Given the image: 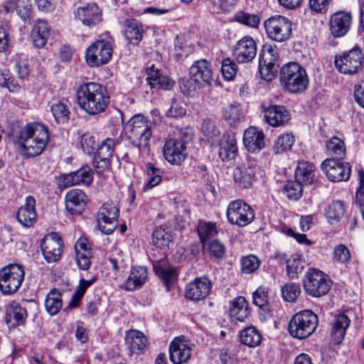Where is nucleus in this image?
Segmentation results:
<instances>
[{
  "mask_svg": "<svg viewBox=\"0 0 364 364\" xmlns=\"http://www.w3.org/2000/svg\"><path fill=\"white\" fill-rule=\"evenodd\" d=\"M50 139L48 129L39 123H29L23 127L18 138L20 154L24 159H33L45 150Z\"/></svg>",
  "mask_w": 364,
  "mask_h": 364,
  "instance_id": "f257e3e1",
  "label": "nucleus"
},
{
  "mask_svg": "<svg viewBox=\"0 0 364 364\" xmlns=\"http://www.w3.org/2000/svg\"><path fill=\"white\" fill-rule=\"evenodd\" d=\"M77 100L80 109L90 115L104 112L110 102L107 88L95 82L82 83L77 91Z\"/></svg>",
  "mask_w": 364,
  "mask_h": 364,
  "instance_id": "f03ea898",
  "label": "nucleus"
},
{
  "mask_svg": "<svg viewBox=\"0 0 364 364\" xmlns=\"http://www.w3.org/2000/svg\"><path fill=\"white\" fill-rule=\"evenodd\" d=\"M120 114L124 130L131 144L139 149L146 147L152 136V122L138 114L124 124L122 113Z\"/></svg>",
  "mask_w": 364,
  "mask_h": 364,
  "instance_id": "7ed1b4c3",
  "label": "nucleus"
},
{
  "mask_svg": "<svg viewBox=\"0 0 364 364\" xmlns=\"http://www.w3.org/2000/svg\"><path fill=\"white\" fill-rule=\"evenodd\" d=\"M279 79L285 90L295 94L304 92L309 83L306 69L294 62L287 63L281 68Z\"/></svg>",
  "mask_w": 364,
  "mask_h": 364,
  "instance_id": "20e7f679",
  "label": "nucleus"
},
{
  "mask_svg": "<svg viewBox=\"0 0 364 364\" xmlns=\"http://www.w3.org/2000/svg\"><path fill=\"white\" fill-rule=\"evenodd\" d=\"M317 325V315L310 310H303L292 316L288 324V330L293 338L304 339L315 331Z\"/></svg>",
  "mask_w": 364,
  "mask_h": 364,
  "instance_id": "39448f33",
  "label": "nucleus"
},
{
  "mask_svg": "<svg viewBox=\"0 0 364 364\" xmlns=\"http://www.w3.org/2000/svg\"><path fill=\"white\" fill-rule=\"evenodd\" d=\"M25 272L23 266L11 264L0 269V291L4 295L16 293L22 284Z\"/></svg>",
  "mask_w": 364,
  "mask_h": 364,
  "instance_id": "423d86ee",
  "label": "nucleus"
},
{
  "mask_svg": "<svg viewBox=\"0 0 364 364\" xmlns=\"http://www.w3.org/2000/svg\"><path fill=\"white\" fill-rule=\"evenodd\" d=\"M113 50V40L110 37L100 39L92 43L85 51V60L91 67L106 64L111 59Z\"/></svg>",
  "mask_w": 364,
  "mask_h": 364,
  "instance_id": "0eeeda50",
  "label": "nucleus"
},
{
  "mask_svg": "<svg viewBox=\"0 0 364 364\" xmlns=\"http://www.w3.org/2000/svg\"><path fill=\"white\" fill-rule=\"evenodd\" d=\"M364 55L359 47H354L336 55L334 64L338 71L344 75H355L362 70Z\"/></svg>",
  "mask_w": 364,
  "mask_h": 364,
  "instance_id": "6e6552de",
  "label": "nucleus"
},
{
  "mask_svg": "<svg viewBox=\"0 0 364 364\" xmlns=\"http://www.w3.org/2000/svg\"><path fill=\"white\" fill-rule=\"evenodd\" d=\"M267 37L278 43L287 41L292 33V23L287 17L275 15L269 17L264 21Z\"/></svg>",
  "mask_w": 364,
  "mask_h": 364,
  "instance_id": "1a4fd4ad",
  "label": "nucleus"
},
{
  "mask_svg": "<svg viewBox=\"0 0 364 364\" xmlns=\"http://www.w3.org/2000/svg\"><path fill=\"white\" fill-rule=\"evenodd\" d=\"M304 287L306 293L314 297L326 295L331 286V280L322 271L310 269L304 278Z\"/></svg>",
  "mask_w": 364,
  "mask_h": 364,
  "instance_id": "9d476101",
  "label": "nucleus"
},
{
  "mask_svg": "<svg viewBox=\"0 0 364 364\" xmlns=\"http://www.w3.org/2000/svg\"><path fill=\"white\" fill-rule=\"evenodd\" d=\"M227 218L231 224L245 227L255 218L253 209L242 200L231 201L226 210Z\"/></svg>",
  "mask_w": 364,
  "mask_h": 364,
  "instance_id": "9b49d317",
  "label": "nucleus"
},
{
  "mask_svg": "<svg viewBox=\"0 0 364 364\" xmlns=\"http://www.w3.org/2000/svg\"><path fill=\"white\" fill-rule=\"evenodd\" d=\"M119 210L113 202L105 203L98 210L99 230L105 235L112 234L117 227Z\"/></svg>",
  "mask_w": 364,
  "mask_h": 364,
  "instance_id": "f8f14e48",
  "label": "nucleus"
},
{
  "mask_svg": "<svg viewBox=\"0 0 364 364\" xmlns=\"http://www.w3.org/2000/svg\"><path fill=\"white\" fill-rule=\"evenodd\" d=\"M257 170V161L255 159L247 158L234 171L233 179L235 184L240 188H250L255 178V173Z\"/></svg>",
  "mask_w": 364,
  "mask_h": 364,
  "instance_id": "ddd939ff",
  "label": "nucleus"
},
{
  "mask_svg": "<svg viewBox=\"0 0 364 364\" xmlns=\"http://www.w3.org/2000/svg\"><path fill=\"white\" fill-rule=\"evenodd\" d=\"M321 169L326 177L333 182L346 181L351 173L349 163L335 159H327L321 164Z\"/></svg>",
  "mask_w": 364,
  "mask_h": 364,
  "instance_id": "4468645a",
  "label": "nucleus"
},
{
  "mask_svg": "<svg viewBox=\"0 0 364 364\" xmlns=\"http://www.w3.org/2000/svg\"><path fill=\"white\" fill-rule=\"evenodd\" d=\"M63 243L57 233L46 236L41 241V249L44 259L48 262H55L62 255Z\"/></svg>",
  "mask_w": 364,
  "mask_h": 364,
  "instance_id": "2eb2a0df",
  "label": "nucleus"
},
{
  "mask_svg": "<svg viewBox=\"0 0 364 364\" xmlns=\"http://www.w3.org/2000/svg\"><path fill=\"white\" fill-rule=\"evenodd\" d=\"M186 145L181 140L170 138L165 141L163 156L168 163L178 166L186 159Z\"/></svg>",
  "mask_w": 364,
  "mask_h": 364,
  "instance_id": "dca6fc26",
  "label": "nucleus"
},
{
  "mask_svg": "<svg viewBox=\"0 0 364 364\" xmlns=\"http://www.w3.org/2000/svg\"><path fill=\"white\" fill-rule=\"evenodd\" d=\"M257 54V46L255 40L246 36L239 40L232 49V55L238 63L251 62Z\"/></svg>",
  "mask_w": 364,
  "mask_h": 364,
  "instance_id": "f3484780",
  "label": "nucleus"
},
{
  "mask_svg": "<svg viewBox=\"0 0 364 364\" xmlns=\"http://www.w3.org/2000/svg\"><path fill=\"white\" fill-rule=\"evenodd\" d=\"M189 75L191 80L200 85H210L213 81V70L210 63L206 60H197L190 68Z\"/></svg>",
  "mask_w": 364,
  "mask_h": 364,
  "instance_id": "a211bd4d",
  "label": "nucleus"
},
{
  "mask_svg": "<svg viewBox=\"0 0 364 364\" xmlns=\"http://www.w3.org/2000/svg\"><path fill=\"white\" fill-rule=\"evenodd\" d=\"M212 289L210 280L205 277H197L186 287L185 295L187 299L200 301L205 299Z\"/></svg>",
  "mask_w": 364,
  "mask_h": 364,
  "instance_id": "6ab92c4d",
  "label": "nucleus"
},
{
  "mask_svg": "<svg viewBox=\"0 0 364 364\" xmlns=\"http://www.w3.org/2000/svg\"><path fill=\"white\" fill-rule=\"evenodd\" d=\"M75 14L77 20L90 28L96 26L102 21L101 11L94 3L78 7Z\"/></svg>",
  "mask_w": 364,
  "mask_h": 364,
  "instance_id": "aec40b11",
  "label": "nucleus"
},
{
  "mask_svg": "<svg viewBox=\"0 0 364 364\" xmlns=\"http://www.w3.org/2000/svg\"><path fill=\"white\" fill-rule=\"evenodd\" d=\"M114 141L112 139H106L102 141L97 149L92 166L97 172H101L109 166V159L114 153Z\"/></svg>",
  "mask_w": 364,
  "mask_h": 364,
  "instance_id": "412c9836",
  "label": "nucleus"
},
{
  "mask_svg": "<svg viewBox=\"0 0 364 364\" xmlns=\"http://www.w3.org/2000/svg\"><path fill=\"white\" fill-rule=\"evenodd\" d=\"M191 348L183 338L177 337L171 341L169 346V357L174 364H183L191 358Z\"/></svg>",
  "mask_w": 364,
  "mask_h": 364,
  "instance_id": "4be33fe9",
  "label": "nucleus"
},
{
  "mask_svg": "<svg viewBox=\"0 0 364 364\" xmlns=\"http://www.w3.org/2000/svg\"><path fill=\"white\" fill-rule=\"evenodd\" d=\"M352 22L350 13L338 11L330 18L329 26L332 35L336 38L344 36L349 31Z\"/></svg>",
  "mask_w": 364,
  "mask_h": 364,
  "instance_id": "5701e85b",
  "label": "nucleus"
},
{
  "mask_svg": "<svg viewBox=\"0 0 364 364\" xmlns=\"http://www.w3.org/2000/svg\"><path fill=\"white\" fill-rule=\"evenodd\" d=\"M36 199L28 196L25 199V203L16 212L18 222L24 228H30L36 222Z\"/></svg>",
  "mask_w": 364,
  "mask_h": 364,
  "instance_id": "b1692460",
  "label": "nucleus"
},
{
  "mask_svg": "<svg viewBox=\"0 0 364 364\" xmlns=\"http://www.w3.org/2000/svg\"><path fill=\"white\" fill-rule=\"evenodd\" d=\"M65 208L73 215L80 214L85 209L87 197L80 189L73 188L65 195Z\"/></svg>",
  "mask_w": 364,
  "mask_h": 364,
  "instance_id": "393cba45",
  "label": "nucleus"
},
{
  "mask_svg": "<svg viewBox=\"0 0 364 364\" xmlns=\"http://www.w3.org/2000/svg\"><path fill=\"white\" fill-rule=\"evenodd\" d=\"M264 113L267 123L272 127L283 126L290 119L287 109L280 105L270 106L264 109Z\"/></svg>",
  "mask_w": 364,
  "mask_h": 364,
  "instance_id": "a878e982",
  "label": "nucleus"
},
{
  "mask_svg": "<svg viewBox=\"0 0 364 364\" xmlns=\"http://www.w3.org/2000/svg\"><path fill=\"white\" fill-rule=\"evenodd\" d=\"M243 144L250 152L260 151L264 147L263 132L255 127H250L244 132Z\"/></svg>",
  "mask_w": 364,
  "mask_h": 364,
  "instance_id": "bb28decb",
  "label": "nucleus"
},
{
  "mask_svg": "<svg viewBox=\"0 0 364 364\" xmlns=\"http://www.w3.org/2000/svg\"><path fill=\"white\" fill-rule=\"evenodd\" d=\"M148 275V269L145 266L132 267L124 284V289L127 291H135L140 289L146 282Z\"/></svg>",
  "mask_w": 364,
  "mask_h": 364,
  "instance_id": "cd10ccee",
  "label": "nucleus"
},
{
  "mask_svg": "<svg viewBox=\"0 0 364 364\" xmlns=\"http://www.w3.org/2000/svg\"><path fill=\"white\" fill-rule=\"evenodd\" d=\"M125 343L129 351L136 355L142 353L148 346V341L145 335L135 329L127 332Z\"/></svg>",
  "mask_w": 364,
  "mask_h": 364,
  "instance_id": "c85d7f7f",
  "label": "nucleus"
},
{
  "mask_svg": "<svg viewBox=\"0 0 364 364\" xmlns=\"http://www.w3.org/2000/svg\"><path fill=\"white\" fill-rule=\"evenodd\" d=\"M77 264L81 270H87L91 264L90 258L92 255L90 245L85 239H79L75 245Z\"/></svg>",
  "mask_w": 364,
  "mask_h": 364,
  "instance_id": "c756f323",
  "label": "nucleus"
},
{
  "mask_svg": "<svg viewBox=\"0 0 364 364\" xmlns=\"http://www.w3.org/2000/svg\"><path fill=\"white\" fill-rule=\"evenodd\" d=\"M93 179L92 171L88 167L82 168L76 171L63 176V183L65 187L83 184L89 186Z\"/></svg>",
  "mask_w": 364,
  "mask_h": 364,
  "instance_id": "7c9ffc66",
  "label": "nucleus"
},
{
  "mask_svg": "<svg viewBox=\"0 0 364 364\" xmlns=\"http://www.w3.org/2000/svg\"><path fill=\"white\" fill-rule=\"evenodd\" d=\"M219 156L223 161L234 159L237 154V141L235 134L227 133L220 142Z\"/></svg>",
  "mask_w": 364,
  "mask_h": 364,
  "instance_id": "2f4dec72",
  "label": "nucleus"
},
{
  "mask_svg": "<svg viewBox=\"0 0 364 364\" xmlns=\"http://www.w3.org/2000/svg\"><path fill=\"white\" fill-rule=\"evenodd\" d=\"M296 181L304 186H309L316 181L314 166L308 161H299L294 172Z\"/></svg>",
  "mask_w": 364,
  "mask_h": 364,
  "instance_id": "473e14b6",
  "label": "nucleus"
},
{
  "mask_svg": "<svg viewBox=\"0 0 364 364\" xmlns=\"http://www.w3.org/2000/svg\"><path fill=\"white\" fill-rule=\"evenodd\" d=\"M350 322V318L344 314L335 315L331 333V340L335 344L342 342Z\"/></svg>",
  "mask_w": 364,
  "mask_h": 364,
  "instance_id": "72a5a7b5",
  "label": "nucleus"
},
{
  "mask_svg": "<svg viewBox=\"0 0 364 364\" xmlns=\"http://www.w3.org/2000/svg\"><path fill=\"white\" fill-rule=\"evenodd\" d=\"M230 316L232 320L243 322L250 316V311L246 299L243 296H237L230 303Z\"/></svg>",
  "mask_w": 364,
  "mask_h": 364,
  "instance_id": "f704fd0d",
  "label": "nucleus"
},
{
  "mask_svg": "<svg viewBox=\"0 0 364 364\" xmlns=\"http://www.w3.org/2000/svg\"><path fill=\"white\" fill-rule=\"evenodd\" d=\"M49 33L50 28L47 21L40 19L36 21L31 31V38L34 46L37 48H43L47 42Z\"/></svg>",
  "mask_w": 364,
  "mask_h": 364,
  "instance_id": "c9c22d12",
  "label": "nucleus"
},
{
  "mask_svg": "<svg viewBox=\"0 0 364 364\" xmlns=\"http://www.w3.org/2000/svg\"><path fill=\"white\" fill-rule=\"evenodd\" d=\"M27 318L26 308L16 302L11 303L6 309V321L11 326L22 324Z\"/></svg>",
  "mask_w": 364,
  "mask_h": 364,
  "instance_id": "e433bc0d",
  "label": "nucleus"
},
{
  "mask_svg": "<svg viewBox=\"0 0 364 364\" xmlns=\"http://www.w3.org/2000/svg\"><path fill=\"white\" fill-rule=\"evenodd\" d=\"M44 304L50 316L58 314L63 307L61 292L55 288L50 289L46 296Z\"/></svg>",
  "mask_w": 364,
  "mask_h": 364,
  "instance_id": "4c0bfd02",
  "label": "nucleus"
},
{
  "mask_svg": "<svg viewBox=\"0 0 364 364\" xmlns=\"http://www.w3.org/2000/svg\"><path fill=\"white\" fill-rule=\"evenodd\" d=\"M143 26L136 19L127 20L125 22L124 34L129 43L137 45L143 37Z\"/></svg>",
  "mask_w": 364,
  "mask_h": 364,
  "instance_id": "58836bf2",
  "label": "nucleus"
},
{
  "mask_svg": "<svg viewBox=\"0 0 364 364\" xmlns=\"http://www.w3.org/2000/svg\"><path fill=\"white\" fill-rule=\"evenodd\" d=\"M154 269L156 274L164 282L168 289L169 285L176 280L178 274L176 269L165 262L155 264Z\"/></svg>",
  "mask_w": 364,
  "mask_h": 364,
  "instance_id": "ea45409f",
  "label": "nucleus"
},
{
  "mask_svg": "<svg viewBox=\"0 0 364 364\" xmlns=\"http://www.w3.org/2000/svg\"><path fill=\"white\" fill-rule=\"evenodd\" d=\"M146 183L144 186L145 191L153 188L158 186L162 181L163 171L149 163L146 165L145 171Z\"/></svg>",
  "mask_w": 364,
  "mask_h": 364,
  "instance_id": "a19ab883",
  "label": "nucleus"
},
{
  "mask_svg": "<svg viewBox=\"0 0 364 364\" xmlns=\"http://www.w3.org/2000/svg\"><path fill=\"white\" fill-rule=\"evenodd\" d=\"M243 117L242 108L238 103L228 105L223 109V118L231 126L236 125Z\"/></svg>",
  "mask_w": 364,
  "mask_h": 364,
  "instance_id": "79ce46f5",
  "label": "nucleus"
},
{
  "mask_svg": "<svg viewBox=\"0 0 364 364\" xmlns=\"http://www.w3.org/2000/svg\"><path fill=\"white\" fill-rule=\"evenodd\" d=\"M240 339L242 344L254 348L260 344L262 336L254 326H249L241 331Z\"/></svg>",
  "mask_w": 364,
  "mask_h": 364,
  "instance_id": "37998d69",
  "label": "nucleus"
},
{
  "mask_svg": "<svg viewBox=\"0 0 364 364\" xmlns=\"http://www.w3.org/2000/svg\"><path fill=\"white\" fill-rule=\"evenodd\" d=\"M326 151L328 155L333 156L335 159L342 160L346 154L344 141L337 136L331 137L326 144Z\"/></svg>",
  "mask_w": 364,
  "mask_h": 364,
  "instance_id": "c03bdc74",
  "label": "nucleus"
},
{
  "mask_svg": "<svg viewBox=\"0 0 364 364\" xmlns=\"http://www.w3.org/2000/svg\"><path fill=\"white\" fill-rule=\"evenodd\" d=\"M172 242V234L161 227L156 228L153 232L152 242L156 247L160 249L168 248Z\"/></svg>",
  "mask_w": 364,
  "mask_h": 364,
  "instance_id": "a18cd8bd",
  "label": "nucleus"
},
{
  "mask_svg": "<svg viewBox=\"0 0 364 364\" xmlns=\"http://www.w3.org/2000/svg\"><path fill=\"white\" fill-rule=\"evenodd\" d=\"M287 274L290 279L298 277V274L301 273L304 267V261L301 259L298 255H294L286 260Z\"/></svg>",
  "mask_w": 364,
  "mask_h": 364,
  "instance_id": "49530a36",
  "label": "nucleus"
},
{
  "mask_svg": "<svg viewBox=\"0 0 364 364\" xmlns=\"http://www.w3.org/2000/svg\"><path fill=\"white\" fill-rule=\"evenodd\" d=\"M197 230L200 240L203 243L206 240L214 237L218 234L216 224L208 221H200Z\"/></svg>",
  "mask_w": 364,
  "mask_h": 364,
  "instance_id": "de8ad7c7",
  "label": "nucleus"
},
{
  "mask_svg": "<svg viewBox=\"0 0 364 364\" xmlns=\"http://www.w3.org/2000/svg\"><path fill=\"white\" fill-rule=\"evenodd\" d=\"M294 143V136L289 133L281 134L275 141L273 150L280 154L290 150Z\"/></svg>",
  "mask_w": 364,
  "mask_h": 364,
  "instance_id": "09e8293b",
  "label": "nucleus"
},
{
  "mask_svg": "<svg viewBox=\"0 0 364 364\" xmlns=\"http://www.w3.org/2000/svg\"><path fill=\"white\" fill-rule=\"evenodd\" d=\"M14 68L20 79H25L29 74L28 59L26 55L21 53L13 57Z\"/></svg>",
  "mask_w": 364,
  "mask_h": 364,
  "instance_id": "8fccbe9b",
  "label": "nucleus"
},
{
  "mask_svg": "<svg viewBox=\"0 0 364 364\" xmlns=\"http://www.w3.org/2000/svg\"><path fill=\"white\" fill-rule=\"evenodd\" d=\"M50 111L58 123L64 122L69 118L70 111L64 102L60 101L53 102L50 106Z\"/></svg>",
  "mask_w": 364,
  "mask_h": 364,
  "instance_id": "3c124183",
  "label": "nucleus"
},
{
  "mask_svg": "<svg viewBox=\"0 0 364 364\" xmlns=\"http://www.w3.org/2000/svg\"><path fill=\"white\" fill-rule=\"evenodd\" d=\"M303 186H304L296 180L288 181L284 187V191L288 198L296 200L302 196Z\"/></svg>",
  "mask_w": 364,
  "mask_h": 364,
  "instance_id": "603ef678",
  "label": "nucleus"
},
{
  "mask_svg": "<svg viewBox=\"0 0 364 364\" xmlns=\"http://www.w3.org/2000/svg\"><path fill=\"white\" fill-rule=\"evenodd\" d=\"M269 291L264 287H259L252 294L253 303L259 308L268 309Z\"/></svg>",
  "mask_w": 364,
  "mask_h": 364,
  "instance_id": "864d4df0",
  "label": "nucleus"
},
{
  "mask_svg": "<svg viewBox=\"0 0 364 364\" xmlns=\"http://www.w3.org/2000/svg\"><path fill=\"white\" fill-rule=\"evenodd\" d=\"M344 213V203L341 200H336L328 205L326 214L329 220H339L343 216Z\"/></svg>",
  "mask_w": 364,
  "mask_h": 364,
  "instance_id": "5fc2aeb1",
  "label": "nucleus"
},
{
  "mask_svg": "<svg viewBox=\"0 0 364 364\" xmlns=\"http://www.w3.org/2000/svg\"><path fill=\"white\" fill-rule=\"evenodd\" d=\"M301 293L300 286L295 283L286 284L282 288V294L284 299L289 302L294 301Z\"/></svg>",
  "mask_w": 364,
  "mask_h": 364,
  "instance_id": "6e6d98bb",
  "label": "nucleus"
},
{
  "mask_svg": "<svg viewBox=\"0 0 364 364\" xmlns=\"http://www.w3.org/2000/svg\"><path fill=\"white\" fill-rule=\"evenodd\" d=\"M260 265L259 259L252 255H248L241 259V270L245 274H250L257 270Z\"/></svg>",
  "mask_w": 364,
  "mask_h": 364,
  "instance_id": "4d7b16f0",
  "label": "nucleus"
},
{
  "mask_svg": "<svg viewBox=\"0 0 364 364\" xmlns=\"http://www.w3.org/2000/svg\"><path fill=\"white\" fill-rule=\"evenodd\" d=\"M235 18L237 22L252 28L258 27L260 21L258 16L243 11L237 12Z\"/></svg>",
  "mask_w": 364,
  "mask_h": 364,
  "instance_id": "13d9d810",
  "label": "nucleus"
},
{
  "mask_svg": "<svg viewBox=\"0 0 364 364\" xmlns=\"http://www.w3.org/2000/svg\"><path fill=\"white\" fill-rule=\"evenodd\" d=\"M259 72L262 79L271 81L274 78V62L259 59Z\"/></svg>",
  "mask_w": 364,
  "mask_h": 364,
  "instance_id": "bf43d9fd",
  "label": "nucleus"
},
{
  "mask_svg": "<svg viewBox=\"0 0 364 364\" xmlns=\"http://www.w3.org/2000/svg\"><path fill=\"white\" fill-rule=\"evenodd\" d=\"M237 65L230 58H225L222 62L221 72L223 77L230 81L234 78L237 73Z\"/></svg>",
  "mask_w": 364,
  "mask_h": 364,
  "instance_id": "052dcab7",
  "label": "nucleus"
},
{
  "mask_svg": "<svg viewBox=\"0 0 364 364\" xmlns=\"http://www.w3.org/2000/svg\"><path fill=\"white\" fill-rule=\"evenodd\" d=\"M81 149L82 151L87 154L91 155L95 150V137L90 133L83 134L81 136L80 141Z\"/></svg>",
  "mask_w": 364,
  "mask_h": 364,
  "instance_id": "680f3d73",
  "label": "nucleus"
},
{
  "mask_svg": "<svg viewBox=\"0 0 364 364\" xmlns=\"http://www.w3.org/2000/svg\"><path fill=\"white\" fill-rule=\"evenodd\" d=\"M350 254L349 250L343 245L335 247L333 251V259L339 263H346L350 260Z\"/></svg>",
  "mask_w": 364,
  "mask_h": 364,
  "instance_id": "e2e57ef3",
  "label": "nucleus"
},
{
  "mask_svg": "<svg viewBox=\"0 0 364 364\" xmlns=\"http://www.w3.org/2000/svg\"><path fill=\"white\" fill-rule=\"evenodd\" d=\"M226 248L225 245L218 240H213L208 245V252L210 255L215 259H221L225 253Z\"/></svg>",
  "mask_w": 364,
  "mask_h": 364,
  "instance_id": "0e129e2a",
  "label": "nucleus"
},
{
  "mask_svg": "<svg viewBox=\"0 0 364 364\" xmlns=\"http://www.w3.org/2000/svg\"><path fill=\"white\" fill-rule=\"evenodd\" d=\"M108 260L111 264V268L114 272H118L124 267V259L122 253L117 250L112 252Z\"/></svg>",
  "mask_w": 364,
  "mask_h": 364,
  "instance_id": "69168bd1",
  "label": "nucleus"
},
{
  "mask_svg": "<svg viewBox=\"0 0 364 364\" xmlns=\"http://www.w3.org/2000/svg\"><path fill=\"white\" fill-rule=\"evenodd\" d=\"M186 109L182 102L173 100L171 105L166 111V115L169 117H181L185 115Z\"/></svg>",
  "mask_w": 364,
  "mask_h": 364,
  "instance_id": "338daca9",
  "label": "nucleus"
},
{
  "mask_svg": "<svg viewBox=\"0 0 364 364\" xmlns=\"http://www.w3.org/2000/svg\"><path fill=\"white\" fill-rule=\"evenodd\" d=\"M278 57V53L276 48L272 45L266 44L263 46L262 52L259 53V59L274 62Z\"/></svg>",
  "mask_w": 364,
  "mask_h": 364,
  "instance_id": "774afa93",
  "label": "nucleus"
}]
</instances>
